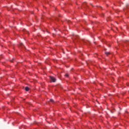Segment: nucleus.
Masks as SVG:
<instances>
[{
  "label": "nucleus",
  "mask_w": 129,
  "mask_h": 129,
  "mask_svg": "<svg viewBox=\"0 0 129 129\" xmlns=\"http://www.w3.org/2000/svg\"><path fill=\"white\" fill-rule=\"evenodd\" d=\"M50 82H56V79L54 77H50Z\"/></svg>",
  "instance_id": "f257e3e1"
},
{
  "label": "nucleus",
  "mask_w": 129,
  "mask_h": 129,
  "mask_svg": "<svg viewBox=\"0 0 129 129\" xmlns=\"http://www.w3.org/2000/svg\"><path fill=\"white\" fill-rule=\"evenodd\" d=\"M77 39H79V36L78 35H74L73 37V40H77Z\"/></svg>",
  "instance_id": "f03ea898"
},
{
  "label": "nucleus",
  "mask_w": 129,
  "mask_h": 129,
  "mask_svg": "<svg viewBox=\"0 0 129 129\" xmlns=\"http://www.w3.org/2000/svg\"><path fill=\"white\" fill-rule=\"evenodd\" d=\"M105 53L107 56H108V55H110V52H105Z\"/></svg>",
  "instance_id": "7ed1b4c3"
},
{
  "label": "nucleus",
  "mask_w": 129,
  "mask_h": 129,
  "mask_svg": "<svg viewBox=\"0 0 129 129\" xmlns=\"http://www.w3.org/2000/svg\"><path fill=\"white\" fill-rule=\"evenodd\" d=\"M29 90H30V88H29V87H26L25 88V90H26V91H29Z\"/></svg>",
  "instance_id": "20e7f679"
},
{
  "label": "nucleus",
  "mask_w": 129,
  "mask_h": 129,
  "mask_svg": "<svg viewBox=\"0 0 129 129\" xmlns=\"http://www.w3.org/2000/svg\"><path fill=\"white\" fill-rule=\"evenodd\" d=\"M50 101L51 102H52V103H54V100H53V99H50Z\"/></svg>",
  "instance_id": "39448f33"
},
{
  "label": "nucleus",
  "mask_w": 129,
  "mask_h": 129,
  "mask_svg": "<svg viewBox=\"0 0 129 129\" xmlns=\"http://www.w3.org/2000/svg\"><path fill=\"white\" fill-rule=\"evenodd\" d=\"M20 45H21V46H23L24 47V48L25 47L23 43H21V44H20Z\"/></svg>",
  "instance_id": "423d86ee"
},
{
  "label": "nucleus",
  "mask_w": 129,
  "mask_h": 129,
  "mask_svg": "<svg viewBox=\"0 0 129 129\" xmlns=\"http://www.w3.org/2000/svg\"><path fill=\"white\" fill-rule=\"evenodd\" d=\"M67 77H69V75H68V74H66V75H65Z\"/></svg>",
  "instance_id": "0eeeda50"
},
{
  "label": "nucleus",
  "mask_w": 129,
  "mask_h": 129,
  "mask_svg": "<svg viewBox=\"0 0 129 129\" xmlns=\"http://www.w3.org/2000/svg\"><path fill=\"white\" fill-rule=\"evenodd\" d=\"M67 22H68V23H71V21H70V20H69Z\"/></svg>",
  "instance_id": "6e6552de"
},
{
  "label": "nucleus",
  "mask_w": 129,
  "mask_h": 129,
  "mask_svg": "<svg viewBox=\"0 0 129 129\" xmlns=\"http://www.w3.org/2000/svg\"><path fill=\"white\" fill-rule=\"evenodd\" d=\"M15 59H16V58H13V60H15Z\"/></svg>",
  "instance_id": "1a4fd4ad"
},
{
  "label": "nucleus",
  "mask_w": 129,
  "mask_h": 129,
  "mask_svg": "<svg viewBox=\"0 0 129 129\" xmlns=\"http://www.w3.org/2000/svg\"><path fill=\"white\" fill-rule=\"evenodd\" d=\"M10 61H11V62H13V60H10Z\"/></svg>",
  "instance_id": "9d476101"
}]
</instances>
